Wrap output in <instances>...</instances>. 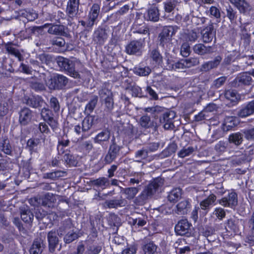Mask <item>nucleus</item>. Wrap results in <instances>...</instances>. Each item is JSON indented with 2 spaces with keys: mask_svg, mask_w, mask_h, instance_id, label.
I'll return each instance as SVG.
<instances>
[{
  "mask_svg": "<svg viewBox=\"0 0 254 254\" xmlns=\"http://www.w3.org/2000/svg\"><path fill=\"white\" fill-rule=\"evenodd\" d=\"M224 97L226 100L230 101L231 106L236 105L238 102L237 92L234 90H227L225 91Z\"/></svg>",
  "mask_w": 254,
  "mask_h": 254,
  "instance_id": "43",
  "label": "nucleus"
},
{
  "mask_svg": "<svg viewBox=\"0 0 254 254\" xmlns=\"http://www.w3.org/2000/svg\"><path fill=\"white\" fill-rule=\"evenodd\" d=\"M50 105L55 113H58L60 109V105L58 99L55 97H52L50 100Z\"/></svg>",
  "mask_w": 254,
  "mask_h": 254,
  "instance_id": "60",
  "label": "nucleus"
},
{
  "mask_svg": "<svg viewBox=\"0 0 254 254\" xmlns=\"http://www.w3.org/2000/svg\"><path fill=\"white\" fill-rule=\"evenodd\" d=\"M240 123L239 119L235 116H227L225 118L222 128L225 131L232 130Z\"/></svg>",
  "mask_w": 254,
  "mask_h": 254,
  "instance_id": "23",
  "label": "nucleus"
},
{
  "mask_svg": "<svg viewBox=\"0 0 254 254\" xmlns=\"http://www.w3.org/2000/svg\"><path fill=\"white\" fill-rule=\"evenodd\" d=\"M191 206V203L189 199L182 200L176 205V212L179 215H184L188 213Z\"/></svg>",
  "mask_w": 254,
  "mask_h": 254,
  "instance_id": "29",
  "label": "nucleus"
},
{
  "mask_svg": "<svg viewBox=\"0 0 254 254\" xmlns=\"http://www.w3.org/2000/svg\"><path fill=\"white\" fill-rule=\"evenodd\" d=\"M191 223L187 219H181L175 225V231L177 235L190 237L191 234Z\"/></svg>",
  "mask_w": 254,
  "mask_h": 254,
  "instance_id": "7",
  "label": "nucleus"
},
{
  "mask_svg": "<svg viewBox=\"0 0 254 254\" xmlns=\"http://www.w3.org/2000/svg\"><path fill=\"white\" fill-rule=\"evenodd\" d=\"M35 136H38L44 142L47 136H50L51 131L48 126L45 122L40 123L34 128Z\"/></svg>",
  "mask_w": 254,
  "mask_h": 254,
  "instance_id": "12",
  "label": "nucleus"
},
{
  "mask_svg": "<svg viewBox=\"0 0 254 254\" xmlns=\"http://www.w3.org/2000/svg\"><path fill=\"white\" fill-rule=\"evenodd\" d=\"M64 160L66 166L68 167L76 166L78 163L77 157L70 153V151L64 153Z\"/></svg>",
  "mask_w": 254,
  "mask_h": 254,
  "instance_id": "45",
  "label": "nucleus"
},
{
  "mask_svg": "<svg viewBox=\"0 0 254 254\" xmlns=\"http://www.w3.org/2000/svg\"><path fill=\"white\" fill-rule=\"evenodd\" d=\"M137 250V246L134 243L128 246V247L124 249L122 254H135Z\"/></svg>",
  "mask_w": 254,
  "mask_h": 254,
  "instance_id": "63",
  "label": "nucleus"
},
{
  "mask_svg": "<svg viewBox=\"0 0 254 254\" xmlns=\"http://www.w3.org/2000/svg\"><path fill=\"white\" fill-rule=\"evenodd\" d=\"M127 203V201L121 197L120 199H112L106 200L104 205L108 208H117L125 206Z\"/></svg>",
  "mask_w": 254,
  "mask_h": 254,
  "instance_id": "28",
  "label": "nucleus"
},
{
  "mask_svg": "<svg viewBox=\"0 0 254 254\" xmlns=\"http://www.w3.org/2000/svg\"><path fill=\"white\" fill-rule=\"evenodd\" d=\"M254 114V100L242 105L238 111L237 115L240 118H244Z\"/></svg>",
  "mask_w": 254,
  "mask_h": 254,
  "instance_id": "19",
  "label": "nucleus"
},
{
  "mask_svg": "<svg viewBox=\"0 0 254 254\" xmlns=\"http://www.w3.org/2000/svg\"><path fill=\"white\" fill-rule=\"evenodd\" d=\"M42 204L44 206L48 207H53L56 202L55 196L51 193L47 192L41 198Z\"/></svg>",
  "mask_w": 254,
  "mask_h": 254,
  "instance_id": "36",
  "label": "nucleus"
},
{
  "mask_svg": "<svg viewBox=\"0 0 254 254\" xmlns=\"http://www.w3.org/2000/svg\"><path fill=\"white\" fill-rule=\"evenodd\" d=\"M0 150L5 154L11 155L12 152L11 147L8 139L0 140Z\"/></svg>",
  "mask_w": 254,
  "mask_h": 254,
  "instance_id": "53",
  "label": "nucleus"
},
{
  "mask_svg": "<svg viewBox=\"0 0 254 254\" xmlns=\"http://www.w3.org/2000/svg\"><path fill=\"white\" fill-rule=\"evenodd\" d=\"M91 184L96 189H105L109 185V181L105 177H100L91 181Z\"/></svg>",
  "mask_w": 254,
  "mask_h": 254,
  "instance_id": "33",
  "label": "nucleus"
},
{
  "mask_svg": "<svg viewBox=\"0 0 254 254\" xmlns=\"http://www.w3.org/2000/svg\"><path fill=\"white\" fill-rule=\"evenodd\" d=\"M23 102L27 105L34 108L41 107L44 103L42 97L39 95H24Z\"/></svg>",
  "mask_w": 254,
  "mask_h": 254,
  "instance_id": "15",
  "label": "nucleus"
},
{
  "mask_svg": "<svg viewBox=\"0 0 254 254\" xmlns=\"http://www.w3.org/2000/svg\"><path fill=\"white\" fill-rule=\"evenodd\" d=\"M48 18L49 20L53 22L55 24H60L61 19H64L65 15L63 11L58 10L57 12L48 13Z\"/></svg>",
  "mask_w": 254,
  "mask_h": 254,
  "instance_id": "41",
  "label": "nucleus"
},
{
  "mask_svg": "<svg viewBox=\"0 0 254 254\" xmlns=\"http://www.w3.org/2000/svg\"><path fill=\"white\" fill-rule=\"evenodd\" d=\"M48 32L53 34L62 35L64 33V28L63 26L56 24L50 27Z\"/></svg>",
  "mask_w": 254,
  "mask_h": 254,
  "instance_id": "57",
  "label": "nucleus"
},
{
  "mask_svg": "<svg viewBox=\"0 0 254 254\" xmlns=\"http://www.w3.org/2000/svg\"><path fill=\"white\" fill-rule=\"evenodd\" d=\"M73 226L72 221L71 218H68L65 219L62 222V225L59 228L58 234L59 235H63V233L65 232L66 230L71 229Z\"/></svg>",
  "mask_w": 254,
  "mask_h": 254,
  "instance_id": "49",
  "label": "nucleus"
},
{
  "mask_svg": "<svg viewBox=\"0 0 254 254\" xmlns=\"http://www.w3.org/2000/svg\"><path fill=\"white\" fill-rule=\"evenodd\" d=\"M243 141V135L240 132H234L228 136V142L236 146H238L242 144Z\"/></svg>",
  "mask_w": 254,
  "mask_h": 254,
  "instance_id": "37",
  "label": "nucleus"
},
{
  "mask_svg": "<svg viewBox=\"0 0 254 254\" xmlns=\"http://www.w3.org/2000/svg\"><path fill=\"white\" fill-rule=\"evenodd\" d=\"M151 70L148 66H144L140 64L136 65L133 69V73L139 76H148L151 72Z\"/></svg>",
  "mask_w": 254,
  "mask_h": 254,
  "instance_id": "39",
  "label": "nucleus"
},
{
  "mask_svg": "<svg viewBox=\"0 0 254 254\" xmlns=\"http://www.w3.org/2000/svg\"><path fill=\"white\" fill-rule=\"evenodd\" d=\"M20 215L22 220L26 223H30L32 222L34 215L28 206L20 208Z\"/></svg>",
  "mask_w": 254,
  "mask_h": 254,
  "instance_id": "38",
  "label": "nucleus"
},
{
  "mask_svg": "<svg viewBox=\"0 0 254 254\" xmlns=\"http://www.w3.org/2000/svg\"><path fill=\"white\" fill-rule=\"evenodd\" d=\"M48 241L49 243V248L50 252H54L59 243V239L57 233L53 230L50 231L48 233Z\"/></svg>",
  "mask_w": 254,
  "mask_h": 254,
  "instance_id": "32",
  "label": "nucleus"
},
{
  "mask_svg": "<svg viewBox=\"0 0 254 254\" xmlns=\"http://www.w3.org/2000/svg\"><path fill=\"white\" fill-rule=\"evenodd\" d=\"M200 235L205 237H208V236H212L215 233L214 228L210 226L206 225L204 227L199 229Z\"/></svg>",
  "mask_w": 254,
  "mask_h": 254,
  "instance_id": "56",
  "label": "nucleus"
},
{
  "mask_svg": "<svg viewBox=\"0 0 254 254\" xmlns=\"http://www.w3.org/2000/svg\"><path fill=\"white\" fill-rule=\"evenodd\" d=\"M138 191V190L137 188L130 187L125 189L124 193L127 195L126 198L130 200L134 197Z\"/></svg>",
  "mask_w": 254,
  "mask_h": 254,
  "instance_id": "58",
  "label": "nucleus"
},
{
  "mask_svg": "<svg viewBox=\"0 0 254 254\" xmlns=\"http://www.w3.org/2000/svg\"><path fill=\"white\" fill-rule=\"evenodd\" d=\"M174 34V28L171 26H164L159 34V45L164 48L171 44L172 37Z\"/></svg>",
  "mask_w": 254,
  "mask_h": 254,
  "instance_id": "6",
  "label": "nucleus"
},
{
  "mask_svg": "<svg viewBox=\"0 0 254 254\" xmlns=\"http://www.w3.org/2000/svg\"><path fill=\"white\" fill-rule=\"evenodd\" d=\"M177 148V145L175 143L170 144L163 151V153L166 156H169L175 153Z\"/></svg>",
  "mask_w": 254,
  "mask_h": 254,
  "instance_id": "62",
  "label": "nucleus"
},
{
  "mask_svg": "<svg viewBox=\"0 0 254 254\" xmlns=\"http://www.w3.org/2000/svg\"><path fill=\"white\" fill-rule=\"evenodd\" d=\"M102 250V247L99 245L90 246L87 249L88 254H99Z\"/></svg>",
  "mask_w": 254,
  "mask_h": 254,
  "instance_id": "64",
  "label": "nucleus"
},
{
  "mask_svg": "<svg viewBox=\"0 0 254 254\" xmlns=\"http://www.w3.org/2000/svg\"><path fill=\"white\" fill-rule=\"evenodd\" d=\"M31 168V166L29 163H24L23 166H19L18 174V175L22 174V175L25 178L28 179L30 176Z\"/></svg>",
  "mask_w": 254,
  "mask_h": 254,
  "instance_id": "48",
  "label": "nucleus"
},
{
  "mask_svg": "<svg viewBox=\"0 0 254 254\" xmlns=\"http://www.w3.org/2000/svg\"><path fill=\"white\" fill-rule=\"evenodd\" d=\"M215 33L216 32L212 23L203 28L201 31L203 42L205 43L211 42L213 37L215 36Z\"/></svg>",
  "mask_w": 254,
  "mask_h": 254,
  "instance_id": "22",
  "label": "nucleus"
},
{
  "mask_svg": "<svg viewBox=\"0 0 254 254\" xmlns=\"http://www.w3.org/2000/svg\"><path fill=\"white\" fill-rule=\"evenodd\" d=\"M253 79L251 74L249 72L240 73L232 82L233 86L236 87H243L244 86H249L252 84Z\"/></svg>",
  "mask_w": 254,
  "mask_h": 254,
  "instance_id": "9",
  "label": "nucleus"
},
{
  "mask_svg": "<svg viewBox=\"0 0 254 254\" xmlns=\"http://www.w3.org/2000/svg\"><path fill=\"white\" fill-rule=\"evenodd\" d=\"M226 16L228 18L231 23L236 21L237 14L236 10L230 5L226 7Z\"/></svg>",
  "mask_w": 254,
  "mask_h": 254,
  "instance_id": "55",
  "label": "nucleus"
},
{
  "mask_svg": "<svg viewBox=\"0 0 254 254\" xmlns=\"http://www.w3.org/2000/svg\"><path fill=\"white\" fill-rule=\"evenodd\" d=\"M100 12V4L94 3L90 8L88 14V26L93 27L98 22V18Z\"/></svg>",
  "mask_w": 254,
  "mask_h": 254,
  "instance_id": "13",
  "label": "nucleus"
},
{
  "mask_svg": "<svg viewBox=\"0 0 254 254\" xmlns=\"http://www.w3.org/2000/svg\"><path fill=\"white\" fill-rule=\"evenodd\" d=\"M80 0H68L65 9V13L68 21L73 20L77 15Z\"/></svg>",
  "mask_w": 254,
  "mask_h": 254,
  "instance_id": "11",
  "label": "nucleus"
},
{
  "mask_svg": "<svg viewBox=\"0 0 254 254\" xmlns=\"http://www.w3.org/2000/svg\"><path fill=\"white\" fill-rule=\"evenodd\" d=\"M158 248L154 242L152 241L145 242L142 246V249L144 254H154Z\"/></svg>",
  "mask_w": 254,
  "mask_h": 254,
  "instance_id": "40",
  "label": "nucleus"
},
{
  "mask_svg": "<svg viewBox=\"0 0 254 254\" xmlns=\"http://www.w3.org/2000/svg\"><path fill=\"white\" fill-rule=\"evenodd\" d=\"M41 116L43 120L47 123L53 131H55L58 126V121L54 119L53 111L47 108H43L41 112Z\"/></svg>",
  "mask_w": 254,
  "mask_h": 254,
  "instance_id": "10",
  "label": "nucleus"
},
{
  "mask_svg": "<svg viewBox=\"0 0 254 254\" xmlns=\"http://www.w3.org/2000/svg\"><path fill=\"white\" fill-rule=\"evenodd\" d=\"M68 82V79L65 76L55 74L48 80L47 85L51 90H60L64 89Z\"/></svg>",
  "mask_w": 254,
  "mask_h": 254,
  "instance_id": "5",
  "label": "nucleus"
},
{
  "mask_svg": "<svg viewBox=\"0 0 254 254\" xmlns=\"http://www.w3.org/2000/svg\"><path fill=\"white\" fill-rule=\"evenodd\" d=\"M211 47H206L203 44H196L193 47V52L199 55H204L210 52Z\"/></svg>",
  "mask_w": 254,
  "mask_h": 254,
  "instance_id": "47",
  "label": "nucleus"
},
{
  "mask_svg": "<svg viewBox=\"0 0 254 254\" xmlns=\"http://www.w3.org/2000/svg\"><path fill=\"white\" fill-rule=\"evenodd\" d=\"M220 204L225 207L233 208L238 204V194L234 190H232L228 195L220 200Z\"/></svg>",
  "mask_w": 254,
  "mask_h": 254,
  "instance_id": "14",
  "label": "nucleus"
},
{
  "mask_svg": "<svg viewBox=\"0 0 254 254\" xmlns=\"http://www.w3.org/2000/svg\"><path fill=\"white\" fill-rule=\"evenodd\" d=\"M70 140L66 135L64 137L62 136L58 138L57 149L59 154H63L68 151L66 147H68L70 144Z\"/></svg>",
  "mask_w": 254,
  "mask_h": 254,
  "instance_id": "27",
  "label": "nucleus"
},
{
  "mask_svg": "<svg viewBox=\"0 0 254 254\" xmlns=\"http://www.w3.org/2000/svg\"><path fill=\"white\" fill-rule=\"evenodd\" d=\"M145 46L144 40L139 39L129 41L125 47V52L129 55L140 56Z\"/></svg>",
  "mask_w": 254,
  "mask_h": 254,
  "instance_id": "4",
  "label": "nucleus"
},
{
  "mask_svg": "<svg viewBox=\"0 0 254 254\" xmlns=\"http://www.w3.org/2000/svg\"><path fill=\"white\" fill-rule=\"evenodd\" d=\"M33 117L32 111L28 108L24 107L19 112V123L22 126L27 125Z\"/></svg>",
  "mask_w": 254,
  "mask_h": 254,
  "instance_id": "21",
  "label": "nucleus"
},
{
  "mask_svg": "<svg viewBox=\"0 0 254 254\" xmlns=\"http://www.w3.org/2000/svg\"><path fill=\"white\" fill-rule=\"evenodd\" d=\"M149 55L150 62L155 67H163V57L158 48L149 50Z\"/></svg>",
  "mask_w": 254,
  "mask_h": 254,
  "instance_id": "20",
  "label": "nucleus"
},
{
  "mask_svg": "<svg viewBox=\"0 0 254 254\" xmlns=\"http://www.w3.org/2000/svg\"><path fill=\"white\" fill-rule=\"evenodd\" d=\"M56 62L60 70L71 77L78 78L80 75L75 70V62L63 57L59 56L56 59Z\"/></svg>",
  "mask_w": 254,
  "mask_h": 254,
  "instance_id": "2",
  "label": "nucleus"
},
{
  "mask_svg": "<svg viewBox=\"0 0 254 254\" xmlns=\"http://www.w3.org/2000/svg\"><path fill=\"white\" fill-rule=\"evenodd\" d=\"M164 180L160 177L153 179L146 187L145 191L147 196H151L155 193L158 189L164 184Z\"/></svg>",
  "mask_w": 254,
  "mask_h": 254,
  "instance_id": "16",
  "label": "nucleus"
},
{
  "mask_svg": "<svg viewBox=\"0 0 254 254\" xmlns=\"http://www.w3.org/2000/svg\"><path fill=\"white\" fill-rule=\"evenodd\" d=\"M121 147L116 143L113 142L109 148L108 152L104 156H102L96 164L99 169H101L104 167L105 165L110 164L114 161L117 158V156L119 154Z\"/></svg>",
  "mask_w": 254,
  "mask_h": 254,
  "instance_id": "3",
  "label": "nucleus"
},
{
  "mask_svg": "<svg viewBox=\"0 0 254 254\" xmlns=\"http://www.w3.org/2000/svg\"><path fill=\"white\" fill-rule=\"evenodd\" d=\"M64 175L65 172L61 170H56L54 172L45 173L44 175V178L55 180L64 177Z\"/></svg>",
  "mask_w": 254,
  "mask_h": 254,
  "instance_id": "50",
  "label": "nucleus"
},
{
  "mask_svg": "<svg viewBox=\"0 0 254 254\" xmlns=\"http://www.w3.org/2000/svg\"><path fill=\"white\" fill-rule=\"evenodd\" d=\"M85 115L86 116L82 122V131L84 132L90 130L93 125L97 123L98 120L95 115Z\"/></svg>",
  "mask_w": 254,
  "mask_h": 254,
  "instance_id": "25",
  "label": "nucleus"
},
{
  "mask_svg": "<svg viewBox=\"0 0 254 254\" xmlns=\"http://www.w3.org/2000/svg\"><path fill=\"white\" fill-rule=\"evenodd\" d=\"M228 142L220 140L215 145V150L219 155H221L227 151Z\"/></svg>",
  "mask_w": 254,
  "mask_h": 254,
  "instance_id": "54",
  "label": "nucleus"
},
{
  "mask_svg": "<svg viewBox=\"0 0 254 254\" xmlns=\"http://www.w3.org/2000/svg\"><path fill=\"white\" fill-rule=\"evenodd\" d=\"M222 60V58L220 56H217L213 60L203 63L200 66V70L202 72H207L212 69L217 68Z\"/></svg>",
  "mask_w": 254,
  "mask_h": 254,
  "instance_id": "24",
  "label": "nucleus"
},
{
  "mask_svg": "<svg viewBox=\"0 0 254 254\" xmlns=\"http://www.w3.org/2000/svg\"><path fill=\"white\" fill-rule=\"evenodd\" d=\"M42 240L41 238H36L33 241V244L30 249V254H41L43 251L42 247Z\"/></svg>",
  "mask_w": 254,
  "mask_h": 254,
  "instance_id": "42",
  "label": "nucleus"
},
{
  "mask_svg": "<svg viewBox=\"0 0 254 254\" xmlns=\"http://www.w3.org/2000/svg\"><path fill=\"white\" fill-rule=\"evenodd\" d=\"M93 148V144L90 140L83 141L78 143L76 151L80 153L79 155L81 157H83L89 155Z\"/></svg>",
  "mask_w": 254,
  "mask_h": 254,
  "instance_id": "18",
  "label": "nucleus"
},
{
  "mask_svg": "<svg viewBox=\"0 0 254 254\" xmlns=\"http://www.w3.org/2000/svg\"><path fill=\"white\" fill-rule=\"evenodd\" d=\"M29 139L27 142V147L31 153L35 151L37 145L42 141V139H40L38 136Z\"/></svg>",
  "mask_w": 254,
  "mask_h": 254,
  "instance_id": "51",
  "label": "nucleus"
},
{
  "mask_svg": "<svg viewBox=\"0 0 254 254\" xmlns=\"http://www.w3.org/2000/svg\"><path fill=\"white\" fill-rule=\"evenodd\" d=\"M216 196L213 193L210 194L205 199L200 202V208L203 210H208L211 206L215 204Z\"/></svg>",
  "mask_w": 254,
  "mask_h": 254,
  "instance_id": "35",
  "label": "nucleus"
},
{
  "mask_svg": "<svg viewBox=\"0 0 254 254\" xmlns=\"http://www.w3.org/2000/svg\"><path fill=\"white\" fill-rule=\"evenodd\" d=\"M110 137V132L107 130H103L98 133L94 138L95 143L103 144L105 141H107Z\"/></svg>",
  "mask_w": 254,
  "mask_h": 254,
  "instance_id": "44",
  "label": "nucleus"
},
{
  "mask_svg": "<svg viewBox=\"0 0 254 254\" xmlns=\"http://www.w3.org/2000/svg\"><path fill=\"white\" fill-rule=\"evenodd\" d=\"M160 14L159 9L155 6H152L148 9L144 14V17L146 20L157 22L159 20Z\"/></svg>",
  "mask_w": 254,
  "mask_h": 254,
  "instance_id": "26",
  "label": "nucleus"
},
{
  "mask_svg": "<svg viewBox=\"0 0 254 254\" xmlns=\"http://www.w3.org/2000/svg\"><path fill=\"white\" fill-rule=\"evenodd\" d=\"M139 126L141 129L150 132L151 130L155 132L157 130L158 125L156 121L151 120L150 116L144 115L141 116L139 121Z\"/></svg>",
  "mask_w": 254,
  "mask_h": 254,
  "instance_id": "8",
  "label": "nucleus"
},
{
  "mask_svg": "<svg viewBox=\"0 0 254 254\" xmlns=\"http://www.w3.org/2000/svg\"><path fill=\"white\" fill-rule=\"evenodd\" d=\"M225 227L226 232L228 233V235L229 236L235 235L239 231V227L235 220L232 219L227 220Z\"/></svg>",
  "mask_w": 254,
  "mask_h": 254,
  "instance_id": "34",
  "label": "nucleus"
},
{
  "mask_svg": "<svg viewBox=\"0 0 254 254\" xmlns=\"http://www.w3.org/2000/svg\"><path fill=\"white\" fill-rule=\"evenodd\" d=\"M194 150L192 146H189L187 148L184 147L178 152V155L180 158H184L191 154Z\"/></svg>",
  "mask_w": 254,
  "mask_h": 254,
  "instance_id": "59",
  "label": "nucleus"
},
{
  "mask_svg": "<svg viewBox=\"0 0 254 254\" xmlns=\"http://www.w3.org/2000/svg\"><path fill=\"white\" fill-rule=\"evenodd\" d=\"M153 117L155 120L159 119V122L166 129H173L176 113L173 111L163 110H154Z\"/></svg>",
  "mask_w": 254,
  "mask_h": 254,
  "instance_id": "1",
  "label": "nucleus"
},
{
  "mask_svg": "<svg viewBox=\"0 0 254 254\" xmlns=\"http://www.w3.org/2000/svg\"><path fill=\"white\" fill-rule=\"evenodd\" d=\"M114 100L112 96L108 95L104 99V115L111 118L114 109Z\"/></svg>",
  "mask_w": 254,
  "mask_h": 254,
  "instance_id": "31",
  "label": "nucleus"
},
{
  "mask_svg": "<svg viewBox=\"0 0 254 254\" xmlns=\"http://www.w3.org/2000/svg\"><path fill=\"white\" fill-rule=\"evenodd\" d=\"M98 102V98L95 97L87 103L85 107L84 114L90 115L92 113Z\"/></svg>",
  "mask_w": 254,
  "mask_h": 254,
  "instance_id": "52",
  "label": "nucleus"
},
{
  "mask_svg": "<svg viewBox=\"0 0 254 254\" xmlns=\"http://www.w3.org/2000/svg\"><path fill=\"white\" fill-rule=\"evenodd\" d=\"M180 53L181 55L185 58H187L190 56V46L189 44L184 43L182 45Z\"/></svg>",
  "mask_w": 254,
  "mask_h": 254,
  "instance_id": "61",
  "label": "nucleus"
},
{
  "mask_svg": "<svg viewBox=\"0 0 254 254\" xmlns=\"http://www.w3.org/2000/svg\"><path fill=\"white\" fill-rule=\"evenodd\" d=\"M182 190L180 188L173 189L168 195V199L171 202H176L181 197Z\"/></svg>",
  "mask_w": 254,
  "mask_h": 254,
  "instance_id": "46",
  "label": "nucleus"
},
{
  "mask_svg": "<svg viewBox=\"0 0 254 254\" xmlns=\"http://www.w3.org/2000/svg\"><path fill=\"white\" fill-rule=\"evenodd\" d=\"M229 1L241 13L245 14L250 9V5L246 0H229Z\"/></svg>",
  "mask_w": 254,
  "mask_h": 254,
  "instance_id": "30",
  "label": "nucleus"
},
{
  "mask_svg": "<svg viewBox=\"0 0 254 254\" xmlns=\"http://www.w3.org/2000/svg\"><path fill=\"white\" fill-rule=\"evenodd\" d=\"M108 38V34L105 27L99 26L94 32L93 39L98 45L102 46Z\"/></svg>",
  "mask_w": 254,
  "mask_h": 254,
  "instance_id": "17",
  "label": "nucleus"
}]
</instances>
